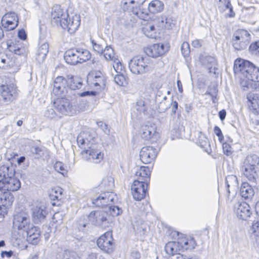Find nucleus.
<instances>
[{
	"label": "nucleus",
	"mask_w": 259,
	"mask_h": 259,
	"mask_svg": "<svg viewBox=\"0 0 259 259\" xmlns=\"http://www.w3.org/2000/svg\"><path fill=\"white\" fill-rule=\"evenodd\" d=\"M67 84L65 78L62 76L57 77L54 81L53 93L60 97L65 96L68 90Z\"/></svg>",
	"instance_id": "13"
},
{
	"label": "nucleus",
	"mask_w": 259,
	"mask_h": 259,
	"mask_svg": "<svg viewBox=\"0 0 259 259\" xmlns=\"http://www.w3.org/2000/svg\"><path fill=\"white\" fill-rule=\"evenodd\" d=\"M218 90L216 85H210L208 87L207 91L205 93L206 95H209L211 97L212 101L215 103L218 99L217 97L218 96Z\"/></svg>",
	"instance_id": "41"
},
{
	"label": "nucleus",
	"mask_w": 259,
	"mask_h": 259,
	"mask_svg": "<svg viewBox=\"0 0 259 259\" xmlns=\"http://www.w3.org/2000/svg\"><path fill=\"white\" fill-rule=\"evenodd\" d=\"M255 65L251 62L239 58L234 62V70L235 73L240 72L246 78L248 75H249L252 70L254 69Z\"/></svg>",
	"instance_id": "8"
},
{
	"label": "nucleus",
	"mask_w": 259,
	"mask_h": 259,
	"mask_svg": "<svg viewBox=\"0 0 259 259\" xmlns=\"http://www.w3.org/2000/svg\"><path fill=\"white\" fill-rule=\"evenodd\" d=\"M80 24V16L75 14L71 17L65 18L60 23V26L63 29H66L70 34L74 33L77 29Z\"/></svg>",
	"instance_id": "12"
},
{
	"label": "nucleus",
	"mask_w": 259,
	"mask_h": 259,
	"mask_svg": "<svg viewBox=\"0 0 259 259\" xmlns=\"http://www.w3.org/2000/svg\"><path fill=\"white\" fill-rule=\"evenodd\" d=\"M65 79L68 89L75 90L80 89L82 86V79L79 76L68 75Z\"/></svg>",
	"instance_id": "25"
},
{
	"label": "nucleus",
	"mask_w": 259,
	"mask_h": 259,
	"mask_svg": "<svg viewBox=\"0 0 259 259\" xmlns=\"http://www.w3.org/2000/svg\"><path fill=\"white\" fill-rule=\"evenodd\" d=\"M168 51V48L163 44H155L144 49L146 54L151 57L156 58L163 55Z\"/></svg>",
	"instance_id": "19"
},
{
	"label": "nucleus",
	"mask_w": 259,
	"mask_h": 259,
	"mask_svg": "<svg viewBox=\"0 0 259 259\" xmlns=\"http://www.w3.org/2000/svg\"><path fill=\"white\" fill-rule=\"evenodd\" d=\"M157 20L159 23H161L162 26L167 29H171L175 25L174 21L165 15H162L160 17L158 18Z\"/></svg>",
	"instance_id": "40"
},
{
	"label": "nucleus",
	"mask_w": 259,
	"mask_h": 259,
	"mask_svg": "<svg viewBox=\"0 0 259 259\" xmlns=\"http://www.w3.org/2000/svg\"><path fill=\"white\" fill-rule=\"evenodd\" d=\"M150 168L148 166H141L136 172V175L139 177L137 180L144 181L145 184H148L150 181Z\"/></svg>",
	"instance_id": "29"
},
{
	"label": "nucleus",
	"mask_w": 259,
	"mask_h": 259,
	"mask_svg": "<svg viewBox=\"0 0 259 259\" xmlns=\"http://www.w3.org/2000/svg\"><path fill=\"white\" fill-rule=\"evenodd\" d=\"M114 179L111 177H107L104 178L99 185L101 188H104L105 191L95 198L92 199V203L97 207H103L110 204V202H113L116 195L111 190L113 188Z\"/></svg>",
	"instance_id": "2"
},
{
	"label": "nucleus",
	"mask_w": 259,
	"mask_h": 259,
	"mask_svg": "<svg viewBox=\"0 0 259 259\" xmlns=\"http://www.w3.org/2000/svg\"><path fill=\"white\" fill-rule=\"evenodd\" d=\"M157 154V149L154 148L153 147H144L140 151V159L144 163H150L155 159Z\"/></svg>",
	"instance_id": "17"
},
{
	"label": "nucleus",
	"mask_w": 259,
	"mask_h": 259,
	"mask_svg": "<svg viewBox=\"0 0 259 259\" xmlns=\"http://www.w3.org/2000/svg\"><path fill=\"white\" fill-rule=\"evenodd\" d=\"M234 211L237 217L243 220H246L251 214L249 205L245 202H237L235 204Z\"/></svg>",
	"instance_id": "16"
},
{
	"label": "nucleus",
	"mask_w": 259,
	"mask_h": 259,
	"mask_svg": "<svg viewBox=\"0 0 259 259\" xmlns=\"http://www.w3.org/2000/svg\"><path fill=\"white\" fill-rule=\"evenodd\" d=\"M166 100V97L164 96L162 100L159 103L158 105V110L159 112H164L170 107V102Z\"/></svg>",
	"instance_id": "43"
},
{
	"label": "nucleus",
	"mask_w": 259,
	"mask_h": 259,
	"mask_svg": "<svg viewBox=\"0 0 259 259\" xmlns=\"http://www.w3.org/2000/svg\"><path fill=\"white\" fill-rule=\"evenodd\" d=\"M156 129V126L154 124L149 123L143 125L141 127V136L146 140L152 138L156 139L159 137V134Z\"/></svg>",
	"instance_id": "21"
},
{
	"label": "nucleus",
	"mask_w": 259,
	"mask_h": 259,
	"mask_svg": "<svg viewBox=\"0 0 259 259\" xmlns=\"http://www.w3.org/2000/svg\"><path fill=\"white\" fill-rule=\"evenodd\" d=\"M14 175L15 170L13 166L3 165L0 166V177L2 179H6Z\"/></svg>",
	"instance_id": "36"
},
{
	"label": "nucleus",
	"mask_w": 259,
	"mask_h": 259,
	"mask_svg": "<svg viewBox=\"0 0 259 259\" xmlns=\"http://www.w3.org/2000/svg\"><path fill=\"white\" fill-rule=\"evenodd\" d=\"M144 33L149 38H153L155 36V28L154 25H147L143 29Z\"/></svg>",
	"instance_id": "44"
},
{
	"label": "nucleus",
	"mask_w": 259,
	"mask_h": 259,
	"mask_svg": "<svg viewBox=\"0 0 259 259\" xmlns=\"http://www.w3.org/2000/svg\"><path fill=\"white\" fill-rule=\"evenodd\" d=\"M56 110L62 114L72 115L76 113L75 106H73L68 99L62 98L54 101Z\"/></svg>",
	"instance_id": "5"
},
{
	"label": "nucleus",
	"mask_w": 259,
	"mask_h": 259,
	"mask_svg": "<svg viewBox=\"0 0 259 259\" xmlns=\"http://www.w3.org/2000/svg\"><path fill=\"white\" fill-rule=\"evenodd\" d=\"M54 167L57 172L61 174L62 175L65 176L67 174V170L62 162H56L55 163Z\"/></svg>",
	"instance_id": "47"
},
{
	"label": "nucleus",
	"mask_w": 259,
	"mask_h": 259,
	"mask_svg": "<svg viewBox=\"0 0 259 259\" xmlns=\"http://www.w3.org/2000/svg\"><path fill=\"white\" fill-rule=\"evenodd\" d=\"M89 217L90 219H94L93 223L97 226L106 229L110 224V219L107 212L104 211H92Z\"/></svg>",
	"instance_id": "6"
},
{
	"label": "nucleus",
	"mask_w": 259,
	"mask_h": 259,
	"mask_svg": "<svg viewBox=\"0 0 259 259\" xmlns=\"http://www.w3.org/2000/svg\"><path fill=\"white\" fill-rule=\"evenodd\" d=\"M251 230L255 233L256 236L259 235V219L253 221L251 227Z\"/></svg>",
	"instance_id": "62"
},
{
	"label": "nucleus",
	"mask_w": 259,
	"mask_h": 259,
	"mask_svg": "<svg viewBox=\"0 0 259 259\" xmlns=\"http://www.w3.org/2000/svg\"><path fill=\"white\" fill-rule=\"evenodd\" d=\"M109 213L112 217H116L122 213V210L117 206H110L108 207Z\"/></svg>",
	"instance_id": "50"
},
{
	"label": "nucleus",
	"mask_w": 259,
	"mask_h": 259,
	"mask_svg": "<svg viewBox=\"0 0 259 259\" xmlns=\"http://www.w3.org/2000/svg\"><path fill=\"white\" fill-rule=\"evenodd\" d=\"M7 49L11 52L14 53L16 50L20 46V45L16 43V41H13L11 39L8 40L6 42Z\"/></svg>",
	"instance_id": "53"
},
{
	"label": "nucleus",
	"mask_w": 259,
	"mask_h": 259,
	"mask_svg": "<svg viewBox=\"0 0 259 259\" xmlns=\"http://www.w3.org/2000/svg\"><path fill=\"white\" fill-rule=\"evenodd\" d=\"M135 108L139 112H144L146 110L145 103L143 100L138 101L135 105Z\"/></svg>",
	"instance_id": "60"
},
{
	"label": "nucleus",
	"mask_w": 259,
	"mask_h": 259,
	"mask_svg": "<svg viewBox=\"0 0 259 259\" xmlns=\"http://www.w3.org/2000/svg\"><path fill=\"white\" fill-rule=\"evenodd\" d=\"M182 246V251L185 250L192 249L195 248L196 242L192 238L182 239L179 241Z\"/></svg>",
	"instance_id": "37"
},
{
	"label": "nucleus",
	"mask_w": 259,
	"mask_h": 259,
	"mask_svg": "<svg viewBox=\"0 0 259 259\" xmlns=\"http://www.w3.org/2000/svg\"><path fill=\"white\" fill-rule=\"evenodd\" d=\"M149 59L147 57L137 56L133 58L128 63V68L132 73L142 74L148 70Z\"/></svg>",
	"instance_id": "3"
},
{
	"label": "nucleus",
	"mask_w": 259,
	"mask_h": 259,
	"mask_svg": "<svg viewBox=\"0 0 259 259\" xmlns=\"http://www.w3.org/2000/svg\"><path fill=\"white\" fill-rule=\"evenodd\" d=\"M112 232L107 231L97 241L98 246L104 252L110 253L113 251V244Z\"/></svg>",
	"instance_id": "10"
},
{
	"label": "nucleus",
	"mask_w": 259,
	"mask_h": 259,
	"mask_svg": "<svg viewBox=\"0 0 259 259\" xmlns=\"http://www.w3.org/2000/svg\"><path fill=\"white\" fill-rule=\"evenodd\" d=\"M64 58L66 62L68 64L75 65L79 64L77 48H73L66 51L64 53Z\"/></svg>",
	"instance_id": "26"
},
{
	"label": "nucleus",
	"mask_w": 259,
	"mask_h": 259,
	"mask_svg": "<svg viewBox=\"0 0 259 259\" xmlns=\"http://www.w3.org/2000/svg\"><path fill=\"white\" fill-rule=\"evenodd\" d=\"M20 187V181L14 176L0 180V190L2 191H16Z\"/></svg>",
	"instance_id": "11"
},
{
	"label": "nucleus",
	"mask_w": 259,
	"mask_h": 259,
	"mask_svg": "<svg viewBox=\"0 0 259 259\" xmlns=\"http://www.w3.org/2000/svg\"><path fill=\"white\" fill-rule=\"evenodd\" d=\"M122 8L124 11H128L134 14V11L136 10L137 12L139 10V2H136L134 0H122Z\"/></svg>",
	"instance_id": "32"
},
{
	"label": "nucleus",
	"mask_w": 259,
	"mask_h": 259,
	"mask_svg": "<svg viewBox=\"0 0 259 259\" xmlns=\"http://www.w3.org/2000/svg\"><path fill=\"white\" fill-rule=\"evenodd\" d=\"M112 61L113 62V67L114 69L117 73H120L119 71H121L122 69V66L120 60L116 58Z\"/></svg>",
	"instance_id": "59"
},
{
	"label": "nucleus",
	"mask_w": 259,
	"mask_h": 259,
	"mask_svg": "<svg viewBox=\"0 0 259 259\" xmlns=\"http://www.w3.org/2000/svg\"><path fill=\"white\" fill-rule=\"evenodd\" d=\"M77 49L79 64L85 62L91 58V54L88 50L82 48H77Z\"/></svg>",
	"instance_id": "39"
},
{
	"label": "nucleus",
	"mask_w": 259,
	"mask_h": 259,
	"mask_svg": "<svg viewBox=\"0 0 259 259\" xmlns=\"http://www.w3.org/2000/svg\"><path fill=\"white\" fill-rule=\"evenodd\" d=\"M135 10L134 11V15L137 16L139 18L142 20H145L148 17V14L147 11L144 12L141 9H139L138 12Z\"/></svg>",
	"instance_id": "58"
},
{
	"label": "nucleus",
	"mask_w": 259,
	"mask_h": 259,
	"mask_svg": "<svg viewBox=\"0 0 259 259\" xmlns=\"http://www.w3.org/2000/svg\"><path fill=\"white\" fill-rule=\"evenodd\" d=\"M233 36L235 37V40H241L247 45L249 39L250 34L247 30L241 29L235 32Z\"/></svg>",
	"instance_id": "38"
},
{
	"label": "nucleus",
	"mask_w": 259,
	"mask_h": 259,
	"mask_svg": "<svg viewBox=\"0 0 259 259\" xmlns=\"http://www.w3.org/2000/svg\"><path fill=\"white\" fill-rule=\"evenodd\" d=\"M14 201V197L10 192L4 191L0 197V204L5 206L7 208L12 205Z\"/></svg>",
	"instance_id": "33"
},
{
	"label": "nucleus",
	"mask_w": 259,
	"mask_h": 259,
	"mask_svg": "<svg viewBox=\"0 0 259 259\" xmlns=\"http://www.w3.org/2000/svg\"><path fill=\"white\" fill-rule=\"evenodd\" d=\"M242 170L244 175L251 182H254L256 179V172L255 167L248 164L243 163Z\"/></svg>",
	"instance_id": "31"
},
{
	"label": "nucleus",
	"mask_w": 259,
	"mask_h": 259,
	"mask_svg": "<svg viewBox=\"0 0 259 259\" xmlns=\"http://www.w3.org/2000/svg\"><path fill=\"white\" fill-rule=\"evenodd\" d=\"M62 189L58 188L54 191L53 190L52 193L50 195V198L53 201L60 200L62 198Z\"/></svg>",
	"instance_id": "46"
},
{
	"label": "nucleus",
	"mask_w": 259,
	"mask_h": 259,
	"mask_svg": "<svg viewBox=\"0 0 259 259\" xmlns=\"http://www.w3.org/2000/svg\"><path fill=\"white\" fill-rule=\"evenodd\" d=\"M164 5L159 0L151 1L148 5V10L150 12L154 14L160 12L163 9Z\"/></svg>",
	"instance_id": "35"
},
{
	"label": "nucleus",
	"mask_w": 259,
	"mask_h": 259,
	"mask_svg": "<svg viewBox=\"0 0 259 259\" xmlns=\"http://www.w3.org/2000/svg\"><path fill=\"white\" fill-rule=\"evenodd\" d=\"M223 149V151L225 154L229 156L232 153V148L231 147V146L227 143H223L222 144Z\"/></svg>",
	"instance_id": "61"
},
{
	"label": "nucleus",
	"mask_w": 259,
	"mask_h": 259,
	"mask_svg": "<svg viewBox=\"0 0 259 259\" xmlns=\"http://www.w3.org/2000/svg\"><path fill=\"white\" fill-rule=\"evenodd\" d=\"M114 79L115 82L120 86L123 85L124 83L125 82V76L120 73H117V74L115 75Z\"/></svg>",
	"instance_id": "54"
},
{
	"label": "nucleus",
	"mask_w": 259,
	"mask_h": 259,
	"mask_svg": "<svg viewBox=\"0 0 259 259\" xmlns=\"http://www.w3.org/2000/svg\"><path fill=\"white\" fill-rule=\"evenodd\" d=\"M56 114L52 108L48 109L45 113V116L49 118H54L56 117Z\"/></svg>",
	"instance_id": "64"
},
{
	"label": "nucleus",
	"mask_w": 259,
	"mask_h": 259,
	"mask_svg": "<svg viewBox=\"0 0 259 259\" xmlns=\"http://www.w3.org/2000/svg\"><path fill=\"white\" fill-rule=\"evenodd\" d=\"M233 46L236 50L240 51L246 48V45L242 42L241 40H235V37H233Z\"/></svg>",
	"instance_id": "51"
},
{
	"label": "nucleus",
	"mask_w": 259,
	"mask_h": 259,
	"mask_svg": "<svg viewBox=\"0 0 259 259\" xmlns=\"http://www.w3.org/2000/svg\"><path fill=\"white\" fill-rule=\"evenodd\" d=\"M0 92L4 102H11L17 96V89L13 85H2Z\"/></svg>",
	"instance_id": "18"
},
{
	"label": "nucleus",
	"mask_w": 259,
	"mask_h": 259,
	"mask_svg": "<svg viewBox=\"0 0 259 259\" xmlns=\"http://www.w3.org/2000/svg\"><path fill=\"white\" fill-rule=\"evenodd\" d=\"M27 241L32 245H37L40 240V230L39 228L32 226L26 231Z\"/></svg>",
	"instance_id": "23"
},
{
	"label": "nucleus",
	"mask_w": 259,
	"mask_h": 259,
	"mask_svg": "<svg viewBox=\"0 0 259 259\" xmlns=\"http://www.w3.org/2000/svg\"><path fill=\"white\" fill-rule=\"evenodd\" d=\"M49 46L47 42L43 43L38 48L36 56L37 59L38 61L43 62L46 58V56L49 52Z\"/></svg>",
	"instance_id": "34"
},
{
	"label": "nucleus",
	"mask_w": 259,
	"mask_h": 259,
	"mask_svg": "<svg viewBox=\"0 0 259 259\" xmlns=\"http://www.w3.org/2000/svg\"><path fill=\"white\" fill-rule=\"evenodd\" d=\"M222 6L221 7H225L226 9H229L230 12V14L229 15V16L230 17H233L235 15V12L233 11V7L231 6L230 1L229 0H226L225 1L222 2Z\"/></svg>",
	"instance_id": "57"
},
{
	"label": "nucleus",
	"mask_w": 259,
	"mask_h": 259,
	"mask_svg": "<svg viewBox=\"0 0 259 259\" xmlns=\"http://www.w3.org/2000/svg\"><path fill=\"white\" fill-rule=\"evenodd\" d=\"M132 226L136 234L141 236L145 234L148 228L147 224L140 218H137L132 221Z\"/></svg>",
	"instance_id": "24"
},
{
	"label": "nucleus",
	"mask_w": 259,
	"mask_h": 259,
	"mask_svg": "<svg viewBox=\"0 0 259 259\" xmlns=\"http://www.w3.org/2000/svg\"><path fill=\"white\" fill-rule=\"evenodd\" d=\"M88 81L92 87L97 89H103L106 84L105 78L100 71H94L89 74Z\"/></svg>",
	"instance_id": "14"
},
{
	"label": "nucleus",
	"mask_w": 259,
	"mask_h": 259,
	"mask_svg": "<svg viewBox=\"0 0 259 259\" xmlns=\"http://www.w3.org/2000/svg\"><path fill=\"white\" fill-rule=\"evenodd\" d=\"M30 212L32 221L36 224L43 223L48 214L46 204L39 201H37L32 204Z\"/></svg>",
	"instance_id": "4"
},
{
	"label": "nucleus",
	"mask_w": 259,
	"mask_h": 259,
	"mask_svg": "<svg viewBox=\"0 0 259 259\" xmlns=\"http://www.w3.org/2000/svg\"><path fill=\"white\" fill-rule=\"evenodd\" d=\"M144 181L135 180L131 186L132 193L133 198L137 201L143 199L147 193L148 184Z\"/></svg>",
	"instance_id": "9"
},
{
	"label": "nucleus",
	"mask_w": 259,
	"mask_h": 259,
	"mask_svg": "<svg viewBox=\"0 0 259 259\" xmlns=\"http://www.w3.org/2000/svg\"><path fill=\"white\" fill-rule=\"evenodd\" d=\"M181 49L182 54L185 57L187 56L190 52L189 44L186 41L182 43Z\"/></svg>",
	"instance_id": "56"
},
{
	"label": "nucleus",
	"mask_w": 259,
	"mask_h": 259,
	"mask_svg": "<svg viewBox=\"0 0 259 259\" xmlns=\"http://www.w3.org/2000/svg\"><path fill=\"white\" fill-rule=\"evenodd\" d=\"M104 56L107 60L112 61L116 58L114 56V51L110 47H106L104 49Z\"/></svg>",
	"instance_id": "45"
},
{
	"label": "nucleus",
	"mask_w": 259,
	"mask_h": 259,
	"mask_svg": "<svg viewBox=\"0 0 259 259\" xmlns=\"http://www.w3.org/2000/svg\"><path fill=\"white\" fill-rule=\"evenodd\" d=\"M247 99L250 103V109L255 113H259V95L250 93L247 94Z\"/></svg>",
	"instance_id": "30"
},
{
	"label": "nucleus",
	"mask_w": 259,
	"mask_h": 259,
	"mask_svg": "<svg viewBox=\"0 0 259 259\" xmlns=\"http://www.w3.org/2000/svg\"><path fill=\"white\" fill-rule=\"evenodd\" d=\"M199 142L200 144V146L204 148L205 146L209 145V142L208 139L204 135H203L201 132H199Z\"/></svg>",
	"instance_id": "55"
},
{
	"label": "nucleus",
	"mask_w": 259,
	"mask_h": 259,
	"mask_svg": "<svg viewBox=\"0 0 259 259\" xmlns=\"http://www.w3.org/2000/svg\"><path fill=\"white\" fill-rule=\"evenodd\" d=\"M164 250L166 254L172 256L182 251V246L178 241H169L165 245Z\"/></svg>",
	"instance_id": "27"
},
{
	"label": "nucleus",
	"mask_w": 259,
	"mask_h": 259,
	"mask_svg": "<svg viewBox=\"0 0 259 259\" xmlns=\"http://www.w3.org/2000/svg\"><path fill=\"white\" fill-rule=\"evenodd\" d=\"M92 44L94 51L100 54H102L103 53V48L101 45L96 43L93 40H92Z\"/></svg>",
	"instance_id": "63"
},
{
	"label": "nucleus",
	"mask_w": 259,
	"mask_h": 259,
	"mask_svg": "<svg viewBox=\"0 0 259 259\" xmlns=\"http://www.w3.org/2000/svg\"><path fill=\"white\" fill-rule=\"evenodd\" d=\"M77 143L82 149L80 154L83 160L96 163L103 160L104 154L98 149L96 139L90 132H81L77 137Z\"/></svg>",
	"instance_id": "1"
},
{
	"label": "nucleus",
	"mask_w": 259,
	"mask_h": 259,
	"mask_svg": "<svg viewBox=\"0 0 259 259\" xmlns=\"http://www.w3.org/2000/svg\"><path fill=\"white\" fill-rule=\"evenodd\" d=\"M253 68L249 75H248L247 79L249 81L245 82L244 84L243 82L241 83L244 88L256 89L259 87V68L255 66Z\"/></svg>",
	"instance_id": "20"
},
{
	"label": "nucleus",
	"mask_w": 259,
	"mask_h": 259,
	"mask_svg": "<svg viewBox=\"0 0 259 259\" xmlns=\"http://www.w3.org/2000/svg\"><path fill=\"white\" fill-rule=\"evenodd\" d=\"M31 152L35 155L37 157H41L44 154V148L39 146H32L30 148Z\"/></svg>",
	"instance_id": "48"
},
{
	"label": "nucleus",
	"mask_w": 259,
	"mask_h": 259,
	"mask_svg": "<svg viewBox=\"0 0 259 259\" xmlns=\"http://www.w3.org/2000/svg\"><path fill=\"white\" fill-rule=\"evenodd\" d=\"M2 23L8 30L15 29L18 24V19L15 13L6 14L3 17Z\"/></svg>",
	"instance_id": "22"
},
{
	"label": "nucleus",
	"mask_w": 259,
	"mask_h": 259,
	"mask_svg": "<svg viewBox=\"0 0 259 259\" xmlns=\"http://www.w3.org/2000/svg\"><path fill=\"white\" fill-rule=\"evenodd\" d=\"M244 163L255 167V164H257V165L259 164V157L256 154L248 155L246 157Z\"/></svg>",
	"instance_id": "42"
},
{
	"label": "nucleus",
	"mask_w": 259,
	"mask_h": 259,
	"mask_svg": "<svg viewBox=\"0 0 259 259\" xmlns=\"http://www.w3.org/2000/svg\"><path fill=\"white\" fill-rule=\"evenodd\" d=\"M69 17L68 13L64 11L59 6H55L52 8L51 13V24L52 25L60 26L65 18Z\"/></svg>",
	"instance_id": "15"
},
{
	"label": "nucleus",
	"mask_w": 259,
	"mask_h": 259,
	"mask_svg": "<svg viewBox=\"0 0 259 259\" xmlns=\"http://www.w3.org/2000/svg\"><path fill=\"white\" fill-rule=\"evenodd\" d=\"M10 59L7 56H0V68L7 69L9 65Z\"/></svg>",
	"instance_id": "52"
},
{
	"label": "nucleus",
	"mask_w": 259,
	"mask_h": 259,
	"mask_svg": "<svg viewBox=\"0 0 259 259\" xmlns=\"http://www.w3.org/2000/svg\"><path fill=\"white\" fill-rule=\"evenodd\" d=\"M13 226L18 230H23L26 231L32 226L28 213L25 212H20L14 214L13 221Z\"/></svg>",
	"instance_id": "7"
},
{
	"label": "nucleus",
	"mask_w": 259,
	"mask_h": 259,
	"mask_svg": "<svg viewBox=\"0 0 259 259\" xmlns=\"http://www.w3.org/2000/svg\"><path fill=\"white\" fill-rule=\"evenodd\" d=\"M203 63L207 66L209 69H211L216 63L215 59L211 56H206L203 59Z\"/></svg>",
	"instance_id": "49"
},
{
	"label": "nucleus",
	"mask_w": 259,
	"mask_h": 259,
	"mask_svg": "<svg viewBox=\"0 0 259 259\" xmlns=\"http://www.w3.org/2000/svg\"><path fill=\"white\" fill-rule=\"evenodd\" d=\"M240 191L241 196L245 200H250L254 194L253 189L246 182L242 184Z\"/></svg>",
	"instance_id": "28"
}]
</instances>
